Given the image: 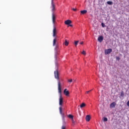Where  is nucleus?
<instances>
[{
    "label": "nucleus",
    "mask_w": 129,
    "mask_h": 129,
    "mask_svg": "<svg viewBox=\"0 0 129 129\" xmlns=\"http://www.w3.org/2000/svg\"><path fill=\"white\" fill-rule=\"evenodd\" d=\"M54 77L55 79L58 80V92L59 94V104L60 107H59V113L61 116L62 120L65 119V114L63 113L62 111V105H63V98L62 97V89L61 88V82H60L59 78V72L58 70H56L54 71Z\"/></svg>",
    "instance_id": "nucleus-1"
},
{
    "label": "nucleus",
    "mask_w": 129,
    "mask_h": 129,
    "mask_svg": "<svg viewBox=\"0 0 129 129\" xmlns=\"http://www.w3.org/2000/svg\"><path fill=\"white\" fill-rule=\"evenodd\" d=\"M51 10L52 14H54L55 11H56V6L55 4H54L53 0H51V6L50 7Z\"/></svg>",
    "instance_id": "nucleus-2"
},
{
    "label": "nucleus",
    "mask_w": 129,
    "mask_h": 129,
    "mask_svg": "<svg viewBox=\"0 0 129 129\" xmlns=\"http://www.w3.org/2000/svg\"><path fill=\"white\" fill-rule=\"evenodd\" d=\"M53 37L54 38H57V30L55 26H53Z\"/></svg>",
    "instance_id": "nucleus-3"
},
{
    "label": "nucleus",
    "mask_w": 129,
    "mask_h": 129,
    "mask_svg": "<svg viewBox=\"0 0 129 129\" xmlns=\"http://www.w3.org/2000/svg\"><path fill=\"white\" fill-rule=\"evenodd\" d=\"M111 52H112V49L111 48H109L105 50V53L106 55L110 54Z\"/></svg>",
    "instance_id": "nucleus-4"
},
{
    "label": "nucleus",
    "mask_w": 129,
    "mask_h": 129,
    "mask_svg": "<svg viewBox=\"0 0 129 129\" xmlns=\"http://www.w3.org/2000/svg\"><path fill=\"white\" fill-rule=\"evenodd\" d=\"M52 20L53 25H55V21H56V16L54 13H52Z\"/></svg>",
    "instance_id": "nucleus-5"
},
{
    "label": "nucleus",
    "mask_w": 129,
    "mask_h": 129,
    "mask_svg": "<svg viewBox=\"0 0 129 129\" xmlns=\"http://www.w3.org/2000/svg\"><path fill=\"white\" fill-rule=\"evenodd\" d=\"M63 93L66 96H68V95L70 94L69 91L67 90V89H65L64 90Z\"/></svg>",
    "instance_id": "nucleus-6"
},
{
    "label": "nucleus",
    "mask_w": 129,
    "mask_h": 129,
    "mask_svg": "<svg viewBox=\"0 0 129 129\" xmlns=\"http://www.w3.org/2000/svg\"><path fill=\"white\" fill-rule=\"evenodd\" d=\"M116 105V103L114 102H113L112 103L110 104V108H113V107H115Z\"/></svg>",
    "instance_id": "nucleus-7"
},
{
    "label": "nucleus",
    "mask_w": 129,
    "mask_h": 129,
    "mask_svg": "<svg viewBox=\"0 0 129 129\" xmlns=\"http://www.w3.org/2000/svg\"><path fill=\"white\" fill-rule=\"evenodd\" d=\"M98 42H100V43H101L102 41H103V36H100L98 38Z\"/></svg>",
    "instance_id": "nucleus-8"
},
{
    "label": "nucleus",
    "mask_w": 129,
    "mask_h": 129,
    "mask_svg": "<svg viewBox=\"0 0 129 129\" xmlns=\"http://www.w3.org/2000/svg\"><path fill=\"white\" fill-rule=\"evenodd\" d=\"M90 119H91V117H90V115H88L86 116V121H90Z\"/></svg>",
    "instance_id": "nucleus-9"
},
{
    "label": "nucleus",
    "mask_w": 129,
    "mask_h": 129,
    "mask_svg": "<svg viewBox=\"0 0 129 129\" xmlns=\"http://www.w3.org/2000/svg\"><path fill=\"white\" fill-rule=\"evenodd\" d=\"M71 23H72V21H71V20H68L64 22V24L66 25H70V24H71Z\"/></svg>",
    "instance_id": "nucleus-10"
},
{
    "label": "nucleus",
    "mask_w": 129,
    "mask_h": 129,
    "mask_svg": "<svg viewBox=\"0 0 129 129\" xmlns=\"http://www.w3.org/2000/svg\"><path fill=\"white\" fill-rule=\"evenodd\" d=\"M56 41H57V37H55L53 40V46H56Z\"/></svg>",
    "instance_id": "nucleus-11"
},
{
    "label": "nucleus",
    "mask_w": 129,
    "mask_h": 129,
    "mask_svg": "<svg viewBox=\"0 0 129 129\" xmlns=\"http://www.w3.org/2000/svg\"><path fill=\"white\" fill-rule=\"evenodd\" d=\"M85 106H86V104L84 103H82L80 105L81 108H83V107H85Z\"/></svg>",
    "instance_id": "nucleus-12"
},
{
    "label": "nucleus",
    "mask_w": 129,
    "mask_h": 129,
    "mask_svg": "<svg viewBox=\"0 0 129 129\" xmlns=\"http://www.w3.org/2000/svg\"><path fill=\"white\" fill-rule=\"evenodd\" d=\"M86 13H87V10H83V11H81V14L82 15H85V14H86Z\"/></svg>",
    "instance_id": "nucleus-13"
},
{
    "label": "nucleus",
    "mask_w": 129,
    "mask_h": 129,
    "mask_svg": "<svg viewBox=\"0 0 129 129\" xmlns=\"http://www.w3.org/2000/svg\"><path fill=\"white\" fill-rule=\"evenodd\" d=\"M68 117H69V118H71V119H73V117H74V116H73V115H71V114H69L68 115Z\"/></svg>",
    "instance_id": "nucleus-14"
},
{
    "label": "nucleus",
    "mask_w": 129,
    "mask_h": 129,
    "mask_svg": "<svg viewBox=\"0 0 129 129\" xmlns=\"http://www.w3.org/2000/svg\"><path fill=\"white\" fill-rule=\"evenodd\" d=\"M65 46H68L69 45V42L67 41V40H65V42L64 43Z\"/></svg>",
    "instance_id": "nucleus-15"
},
{
    "label": "nucleus",
    "mask_w": 129,
    "mask_h": 129,
    "mask_svg": "<svg viewBox=\"0 0 129 129\" xmlns=\"http://www.w3.org/2000/svg\"><path fill=\"white\" fill-rule=\"evenodd\" d=\"M107 4L108 5H109L110 6H111V5H113L112 2H111V1H108V2H107Z\"/></svg>",
    "instance_id": "nucleus-16"
},
{
    "label": "nucleus",
    "mask_w": 129,
    "mask_h": 129,
    "mask_svg": "<svg viewBox=\"0 0 129 129\" xmlns=\"http://www.w3.org/2000/svg\"><path fill=\"white\" fill-rule=\"evenodd\" d=\"M79 41H75V44L76 46L77 45H78V43H79Z\"/></svg>",
    "instance_id": "nucleus-17"
},
{
    "label": "nucleus",
    "mask_w": 129,
    "mask_h": 129,
    "mask_svg": "<svg viewBox=\"0 0 129 129\" xmlns=\"http://www.w3.org/2000/svg\"><path fill=\"white\" fill-rule=\"evenodd\" d=\"M116 60H118V61H119L120 60V58L119 56H116Z\"/></svg>",
    "instance_id": "nucleus-18"
},
{
    "label": "nucleus",
    "mask_w": 129,
    "mask_h": 129,
    "mask_svg": "<svg viewBox=\"0 0 129 129\" xmlns=\"http://www.w3.org/2000/svg\"><path fill=\"white\" fill-rule=\"evenodd\" d=\"M101 25H102V27L103 28H105V24L104 23H101Z\"/></svg>",
    "instance_id": "nucleus-19"
},
{
    "label": "nucleus",
    "mask_w": 129,
    "mask_h": 129,
    "mask_svg": "<svg viewBox=\"0 0 129 129\" xmlns=\"http://www.w3.org/2000/svg\"><path fill=\"white\" fill-rule=\"evenodd\" d=\"M82 54H83V55H86V52L85 51H83V52H82Z\"/></svg>",
    "instance_id": "nucleus-20"
},
{
    "label": "nucleus",
    "mask_w": 129,
    "mask_h": 129,
    "mask_svg": "<svg viewBox=\"0 0 129 129\" xmlns=\"http://www.w3.org/2000/svg\"><path fill=\"white\" fill-rule=\"evenodd\" d=\"M103 121H107V118L104 117L103 119Z\"/></svg>",
    "instance_id": "nucleus-21"
},
{
    "label": "nucleus",
    "mask_w": 129,
    "mask_h": 129,
    "mask_svg": "<svg viewBox=\"0 0 129 129\" xmlns=\"http://www.w3.org/2000/svg\"><path fill=\"white\" fill-rule=\"evenodd\" d=\"M68 82H70V83H71V82H72L73 80L72 79H69L68 80Z\"/></svg>",
    "instance_id": "nucleus-22"
},
{
    "label": "nucleus",
    "mask_w": 129,
    "mask_h": 129,
    "mask_svg": "<svg viewBox=\"0 0 129 129\" xmlns=\"http://www.w3.org/2000/svg\"><path fill=\"white\" fill-rule=\"evenodd\" d=\"M72 10L74 11V12H76L77 11V9H76V8H73Z\"/></svg>",
    "instance_id": "nucleus-23"
},
{
    "label": "nucleus",
    "mask_w": 129,
    "mask_h": 129,
    "mask_svg": "<svg viewBox=\"0 0 129 129\" xmlns=\"http://www.w3.org/2000/svg\"><path fill=\"white\" fill-rule=\"evenodd\" d=\"M72 123H73V124H75V121H74V119H72Z\"/></svg>",
    "instance_id": "nucleus-24"
},
{
    "label": "nucleus",
    "mask_w": 129,
    "mask_h": 129,
    "mask_svg": "<svg viewBox=\"0 0 129 129\" xmlns=\"http://www.w3.org/2000/svg\"><path fill=\"white\" fill-rule=\"evenodd\" d=\"M61 129H66V126L62 125L61 127Z\"/></svg>",
    "instance_id": "nucleus-25"
},
{
    "label": "nucleus",
    "mask_w": 129,
    "mask_h": 129,
    "mask_svg": "<svg viewBox=\"0 0 129 129\" xmlns=\"http://www.w3.org/2000/svg\"><path fill=\"white\" fill-rule=\"evenodd\" d=\"M91 91H92V90H90V91H87V92H86V93L88 94V93H89V92H91Z\"/></svg>",
    "instance_id": "nucleus-26"
},
{
    "label": "nucleus",
    "mask_w": 129,
    "mask_h": 129,
    "mask_svg": "<svg viewBox=\"0 0 129 129\" xmlns=\"http://www.w3.org/2000/svg\"><path fill=\"white\" fill-rule=\"evenodd\" d=\"M80 45H83V41H82L80 43Z\"/></svg>",
    "instance_id": "nucleus-27"
},
{
    "label": "nucleus",
    "mask_w": 129,
    "mask_h": 129,
    "mask_svg": "<svg viewBox=\"0 0 129 129\" xmlns=\"http://www.w3.org/2000/svg\"><path fill=\"white\" fill-rule=\"evenodd\" d=\"M123 95V92H121V96Z\"/></svg>",
    "instance_id": "nucleus-28"
},
{
    "label": "nucleus",
    "mask_w": 129,
    "mask_h": 129,
    "mask_svg": "<svg viewBox=\"0 0 129 129\" xmlns=\"http://www.w3.org/2000/svg\"><path fill=\"white\" fill-rule=\"evenodd\" d=\"M127 105L128 106H129V101H128L127 102Z\"/></svg>",
    "instance_id": "nucleus-29"
},
{
    "label": "nucleus",
    "mask_w": 129,
    "mask_h": 129,
    "mask_svg": "<svg viewBox=\"0 0 129 129\" xmlns=\"http://www.w3.org/2000/svg\"><path fill=\"white\" fill-rule=\"evenodd\" d=\"M69 26H70V27H73V25L71 24H69Z\"/></svg>",
    "instance_id": "nucleus-30"
}]
</instances>
